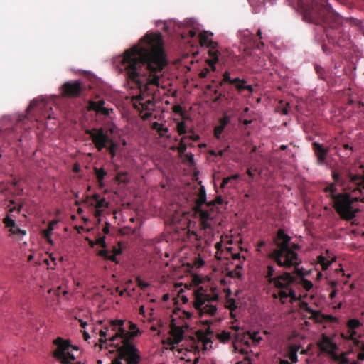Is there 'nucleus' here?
<instances>
[{"label": "nucleus", "instance_id": "nucleus-1", "mask_svg": "<svg viewBox=\"0 0 364 364\" xmlns=\"http://www.w3.org/2000/svg\"><path fill=\"white\" fill-rule=\"evenodd\" d=\"M121 64L128 78L136 84L141 92L150 95V86H159L163 70L168 64L161 34L147 33L140 44L124 52Z\"/></svg>", "mask_w": 364, "mask_h": 364}, {"label": "nucleus", "instance_id": "nucleus-2", "mask_svg": "<svg viewBox=\"0 0 364 364\" xmlns=\"http://www.w3.org/2000/svg\"><path fill=\"white\" fill-rule=\"evenodd\" d=\"M298 6L304 20L323 27L329 43L340 47L347 45L350 38L343 19L332 10L328 0H299Z\"/></svg>", "mask_w": 364, "mask_h": 364}, {"label": "nucleus", "instance_id": "nucleus-3", "mask_svg": "<svg viewBox=\"0 0 364 364\" xmlns=\"http://www.w3.org/2000/svg\"><path fill=\"white\" fill-rule=\"evenodd\" d=\"M124 325V321L122 319L109 321V342L118 353L117 358L111 364H138L141 356L132 341L138 335L139 331L129 332Z\"/></svg>", "mask_w": 364, "mask_h": 364}, {"label": "nucleus", "instance_id": "nucleus-4", "mask_svg": "<svg viewBox=\"0 0 364 364\" xmlns=\"http://www.w3.org/2000/svg\"><path fill=\"white\" fill-rule=\"evenodd\" d=\"M291 237L282 229H279L273 239L275 248L268 255V258L274 261L279 267L285 269H297L301 263L296 250L300 246L291 242Z\"/></svg>", "mask_w": 364, "mask_h": 364}, {"label": "nucleus", "instance_id": "nucleus-5", "mask_svg": "<svg viewBox=\"0 0 364 364\" xmlns=\"http://www.w3.org/2000/svg\"><path fill=\"white\" fill-rule=\"evenodd\" d=\"M344 183L353 194H360L362 202L364 203V164L360 163L359 159L345 171Z\"/></svg>", "mask_w": 364, "mask_h": 364}, {"label": "nucleus", "instance_id": "nucleus-6", "mask_svg": "<svg viewBox=\"0 0 364 364\" xmlns=\"http://www.w3.org/2000/svg\"><path fill=\"white\" fill-rule=\"evenodd\" d=\"M85 132L90 136L97 151H102L106 149L112 159L116 156L119 144L109 134L107 130L103 127H95L86 129Z\"/></svg>", "mask_w": 364, "mask_h": 364}, {"label": "nucleus", "instance_id": "nucleus-7", "mask_svg": "<svg viewBox=\"0 0 364 364\" xmlns=\"http://www.w3.org/2000/svg\"><path fill=\"white\" fill-rule=\"evenodd\" d=\"M355 196L351 197L347 193H338L332 201L333 208L339 215L341 218L346 220H350L355 217V214L358 212V208L354 207V202L361 201L362 196L359 194H353Z\"/></svg>", "mask_w": 364, "mask_h": 364}, {"label": "nucleus", "instance_id": "nucleus-8", "mask_svg": "<svg viewBox=\"0 0 364 364\" xmlns=\"http://www.w3.org/2000/svg\"><path fill=\"white\" fill-rule=\"evenodd\" d=\"M218 300V295L217 294L210 295L205 293L203 287H200L194 291L193 306L198 316H213L217 311V306L213 304V302Z\"/></svg>", "mask_w": 364, "mask_h": 364}, {"label": "nucleus", "instance_id": "nucleus-9", "mask_svg": "<svg viewBox=\"0 0 364 364\" xmlns=\"http://www.w3.org/2000/svg\"><path fill=\"white\" fill-rule=\"evenodd\" d=\"M53 344L55 349L53 350V356L61 364H82L80 361L73 363L75 358L73 351L78 350V348L72 345L69 340L58 337L53 341Z\"/></svg>", "mask_w": 364, "mask_h": 364}, {"label": "nucleus", "instance_id": "nucleus-10", "mask_svg": "<svg viewBox=\"0 0 364 364\" xmlns=\"http://www.w3.org/2000/svg\"><path fill=\"white\" fill-rule=\"evenodd\" d=\"M295 280V277L290 273L284 272L277 276L272 283L279 290V300L282 304H285L288 298H290L292 301L297 300L296 292L291 287Z\"/></svg>", "mask_w": 364, "mask_h": 364}, {"label": "nucleus", "instance_id": "nucleus-11", "mask_svg": "<svg viewBox=\"0 0 364 364\" xmlns=\"http://www.w3.org/2000/svg\"><path fill=\"white\" fill-rule=\"evenodd\" d=\"M85 90V86L80 80L67 81L60 87V95L68 98H77Z\"/></svg>", "mask_w": 364, "mask_h": 364}, {"label": "nucleus", "instance_id": "nucleus-12", "mask_svg": "<svg viewBox=\"0 0 364 364\" xmlns=\"http://www.w3.org/2000/svg\"><path fill=\"white\" fill-rule=\"evenodd\" d=\"M318 346L322 352L328 353L330 357L332 354L336 353L338 348L337 344L325 334H322Z\"/></svg>", "mask_w": 364, "mask_h": 364}, {"label": "nucleus", "instance_id": "nucleus-13", "mask_svg": "<svg viewBox=\"0 0 364 364\" xmlns=\"http://www.w3.org/2000/svg\"><path fill=\"white\" fill-rule=\"evenodd\" d=\"M213 36L212 33H209L207 31H203L199 33V43L200 46H205L208 48V52L219 51L218 49V43L216 41H213L210 38Z\"/></svg>", "mask_w": 364, "mask_h": 364}, {"label": "nucleus", "instance_id": "nucleus-14", "mask_svg": "<svg viewBox=\"0 0 364 364\" xmlns=\"http://www.w3.org/2000/svg\"><path fill=\"white\" fill-rule=\"evenodd\" d=\"M105 100H100L98 101L90 100L87 105L88 111H94L96 114H101L105 116L109 115L112 112V109H108L104 107Z\"/></svg>", "mask_w": 364, "mask_h": 364}, {"label": "nucleus", "instance_id": "nucleus-15", "mask_svg": "<svg viewBox=\"0 0 364 364\" xmlns=\"http://www.w3.org/2000/svg\"><path fill=\"white\" fill-rule=\"evenodd\" d=\"M203 326H207L205 331L199 330L196 332V336L199 341L203 343L204 346L211 342L210 336L213 334V331L210 329V325L212 324L211 320H204L201 321Z\"/></svg>", "mask_w": 364, "mask_h": 364}, {"label": "nucleus", "instance_id": "nucleus-16", "mask_svg": "<svg viewBox=\"0 0 364 364\" xmlns=\"http://www.w3.org/2000/svg\"><path fill=\"white\" fill-rule=\"evenodd\" d=\"M34 109H38L39 111H41L44 118H51L50 114H48L47 111H46V112L44 113V109L46 110L47 108L46 103L43 100H41L38 98L33 100L31 102L28 107L27 108L28 114H30V112Z\"/></svg>", "mask_w": 364, "mask_h": 364}, {"label": "nucleus", "instance_id": "nucleus-17", "mask_svg": "<svg viewBox=\"0 0 364 364\" xmlns=\"http://www.w3.org/2000/svg\"><path fill=\"white\" fill-rule=\"evenodd\" d=\"M313 149L315 155L317 157V164L323 165L326 164V156L328 153V149H325L322 144L318 142H314L312 144Z\"/></svg>", "mask_w": 364, "mask_h": 364}, {"label": "nucleus", "instance_id": "nucleus-18", "mask_svg": "<svg viewBox=\"0 0 364 364\" xmlns=\"http://www.w3.org/2000/svg\"><path fill=\"white\" fill-rule=\"evenodd\" d=\"M121 253L122 250L120 247L113 246L112 252H110L108 250H101L98 252L97 255L105 259L114 262L115 263L117 264L119 262L117 259V256L120 255Z\"/></svg>", "mask_w": 364, "mask_h": 364}, {"label": "nucleus", "instance_id": "nucleus-19", "mask_svg": "<svg viewBox=\"0 0 364 364\" xmlns=\"http://www.w3.org/2000/svg\"><path fill=\"white\" fill-rule=\"evenodd\" d=\"M326 256L320 255L318 257L317 261L319 264L322 267L323 270H326L328 268V267L331 264L332 262L335 260V259L332 258L329 254V251L327 250L326 251Z\"/></svg>", "mask_w": 364, "mask_h": 364}, {"label": "nucleus", "instance_id": "nucleus-20", "mask_svg": "<svg viewBox=\"0 0 364 364\" xmlns=\"http://www.w3.org/2000/svg\"><path fill=\"white\" fill-rule=\"evenodd\" d=\"M208 55L209 57L210 58V59H207L205 60L206 63L209 65V67L210 68V70H211L212 71H215L216 70V66H215V64L218 62L219 60V57L220 55V51H210V52H208Z\"/></svg>", "mask_w": 364, "mask_h": 364}, {"label": "nucleus", "instance_id": "nucleus-21", "mask_svg": "<svg viewBox=\"0 0 364 364\" xmlns=\"http://www.w3.org/2000/svg\"><path fill=\"white\" fill-rule=\"evenodd\" d=\"M206 203V192L204 187L201 186L197 196L194 210L202 208V205Z\"/></svg>", "mask_w": 364, "mask_h": 364}, {"label": "nucleus", "instance_id": "nucleus-22", "mask_svg": "<svg viewBox=\"0 0 364 364\" xmlns=\"http://www.w3.org/2000/svg\"><path fill=\"white\" fill-rule=\"evenodd\" d=\"M347 354V353H342L338 355L336 352L330 358L338 364H350L349 359L346 357Z\"/></svg>", "mask_w": 364, "mask_h": 364}, {"label": "nucleus", "instance_id": "nucleus-23", "mask_svg": "<svg viewBox=\"0 0 364 364\" xmlns=\"http://www.w3.org/2000/svg\"><path fill=\"white\" fill-rule=\"evenodd\" d=\"M246 84L247 81L245 80L235 77L232 85L235 87L238 94L242 95L245 92Z\"/></svg>", "mask_w": 364, "mask_h": 364}, {"label": "nucleus", "instance_id": "nucleus-24", "mask_svg": "<svg viewBox=\"0 0 364 364\" xmlns=\"http://www.w3.org/2000/svg\"><path fill=\"white\" fill-rule=\"evenodd\" d=\"M355 335H356V331H350V330H348V329L346 333H341V336L343 339L353 341V343L355 345H356L357 346H359L360 341L357 338H355Z\"/></svg>", "mask_w": 364, "mask_h": 364}, {"label": "nucleus", "instance_id": "nucleus-25", "mask_svg": "<svg viewBox=\"0 0 364 364\" xmlns=\"http://www.w3.org/2000/svg\"><path fill=\"white\" fill-rule=\"evenodd\" d=\"M323 191L327 194V197L333 201L334 198L337 196V188L335 183H331L323 188Z\"/></svg>", "mask_w": 364, "mask_h": 364}, {"label": "nucleus", "instance_id": "nucleus-26", "mask_svg": "<svg viewBox=\"0 0 364 364\" xmlns=\"http://www.w3.org/2000/svg\"><path fill=\"white\" fill-rule=\"evenodd\" d=\"M95 174L99 183V186L102 188L104 186L103 180L105 177L107 176V173L103 168H94Z\"/></svg>", "mask_w": 364, "mask_h": 364}, {"label": "nucleus", "instance_id": "nucleus-27", "mask_svg": "<svg viewBox=\"0 0 364 364\" xmlns=\"http://www.w3.org/2000/svg\"><path fill=\"white\" fill-rule=\"evenodd\" d=\"M299 350V347L295 346H291L289 349L288 358L293 363H296L298 361L297 353Z\"/></svg>", "mask_w": 364, "mask_h": 364}, {"label": "nucleus", "instance_id": "nucleus-28", "mask_svg": "<svg viewBox=\"0 0 364 364\" xmlns=\"http://www.w3.org/2000/svg\"><path fill=\"white\" fill-rule=\"evenodd\" d=\"M275 274V268L272 264H268L265 272V277L267 279L269 283L272 284L276 277H274Z\"/></svg>", "mask_w": 364, "mask_h": 364}, {"label": "nucleus", "instance_id": "nucleus-29", "mask_svg": "<svg viewBox=\"0 0 364 364\" xmlns=\"http://www.w3.org/2000/svg\"><path fill=\"white\" fill-rule=\"evenodd\" d=\"M171 331L176 343L180 342L183 338V331L181 328L176 326H171Z\"/></svg>", "mask_w": 364, "mask_h": 364}, {"label": "nucleus", "instance_id": "nucleus-30", "mask_svg": "<svg viewBox=\"0 0 364 364\" xmlns=\"http://www.w3.org/2000/svg\"><path fill=\"white\" fill-rule=\"evenodd\" d=\"M303 306H304V309L309 314H311V318L315 319V320H318L321 316V314L319 311H316V310H314L312 309L311 308H310L309 306H308V304L307 303H304L303 304Z\"/></svg>", "mask_w": 364, "mask_h": 364}, {"label": "nucleus", "instance_id": "nucleus-31", "mask_svg": "<svg viewBox=\"0 0 364 364\" xmlns=\"http://www.w3.org/2000/svg\"><path fill=\"white\" fill-rule=\"evenodd\" d=\"M185 139H186V136H183L178 143V147L172 146L171 149L173 151L177 150L179 154L182 156V154H183L186 152L187 149V145L185 142Z\"/></svg>", "mask_w": 364, "mask_h": 364}, {"label": "nucleus", "instance_id": "nucleus-32", "mask_svg": "<svg viewBox=\"0 0 364 364\" xmlns=\"http://www.w3.org/2000/svg\"><path fill=\"white\" fill-rule=\"evenodd\" d=\"M194 211L196 213L199 214L200 220H210L213 219V217L210 215L209 211L204 210L200 208L195 209Z\"/></svg>", "mask_w": 364, "mask_h": 364}, {"label": "nucleus", "instance_id": "nucleus-33", "mask_svg": "<svg viewBox=\"0 0 364 364\" xmlns=\"http://www.w3.org/2000/svg\"><path fill=\"white\" fill-rule=\"evenodd\" d=\"M93 197L96 201V208L97 209H100V208H102L105 207H107L108 203L106 201L105 198H100V196L98 194H95Z\"/></svg>", "mask_w": 364, "mask_h": 364}, {"label": "nucleus", "instance_id": "nucleus-34", "mask_svg": "<svg viewBox=\"0 0 364 364\" xmlns=\"http://www.w3.org/2000/svg\"><path fill=\"white\" fill-rule=\"evenodd\" d=\"M361 325L360 321L356 318H351L348 320L347 323L348 328L350 331H355V329L359 328Z\"/></svg>", "mask_w": 364, "mask_h": 364}, {"label": "nucleus", "instance_id": "nucleus-35", "mask_svg": "<svg viewBox=\"0 0 364 364\" xmlns=\"http://www.w3.org/2000/svg\"><path fill=\"white\" fill-rule=\"evenodd\" d=\"M218 338L223 343H227L230 341L231 335L230 332L225 331H222L220 333L217 335Z\"/></svg>", "mask_w": 364, "mask_h": 364}, {"label": "nucleus", "instance_id": "nucleus-36", "mask_svg": "<svg viewBox=\"0 0 364 364\" xmlns=\"http://www.w3.org/2000/svg\"><path fill=\"white\" fill-rule=\"evenodd\" d=\"M223 202V200L220 196H217L213 200L209 201L206 203V205L208 208H209L210 210L213 209V207L215 205H220Z\"/></svg>", "mask_w": 364, "mask_h": 364}, {"label": "nucleus", "instance_id": "nucleus-37", "mask_svg": "<svg viewBox=\"0 0 364 364\" xmlns=\"http://www.w3.org/2000/svg\"><path fill=\"white\" fill-rule=\"evenodd\" d=\"M3 223L5 225L6 228H15V225H16V221L11 218L9 215H7L4 219H3Z\"/></svg>", "mask_w": 364, "mask_h": 364}, {"label": "nucleus", "instance_id": "nucleus-38", "mask_svg": "<svg viewBox=\"0 0 364 364\" xmlns=\"http://www.w3.org/2000/svg\"><path fill=\"white\" fill-rule=\"evenodd\" d=\"M9 232L14 235L23 236L26 234V232L21 229L17 225H15V228H10Z\"/></svg>", "mask_w": 364, "mask_h": 364}, {"label": "nucleus", "instance_id": "nucleus-39", "mask_svg": "<svg viewBox=\"0 0 364 364\" xmlns=\"http://www.w3.org/2000/svg\"><path fill=\"white\" fill-rule=\"evenodd\" d=\"M177 132L179 135H184L188 132L186 130V125L184 122H180L177 124Z\"/></svg>", "mask_w": 364, "mask_h": 364}, {"label": "nucleus", "instance_id": "nucleus-40", "mask_svg": "<svg viewBox=\"0 0 364 364\" xmlns=\"http://www.w3.org/2000/svg\"><path fill=\"white\" fill-rule=\"evenodd\" d=\"M230 117L225 114L221 119L219 120V125L222 127V128L225 129V127L230 123Z\"/></svg>", "mask_w": 364, "mask_h": 364}, {"label": "nucleus", "instance_id": "nucleus-41", "mask_svg": "<svg viewBox=\"0 0 364 364\" xmlns=\"http://www.w3.org/2000/svg\"><path fill=\"white\" fill-rule=\"evenodd\" d=\"M226 307L230 311H235L237 309L235 299L230 298L227 300Z\"/></svg>", "mask_w": 364, "mask_h": 364}, {"label": "nucleus", "instance_id": "nucleus-42", "mask_svg": "<svg viewBox=\"0 0 364 364\" xmlns=\"http://www.w3.org/2000/svg\"><path fill=\"white\" fill-rule=\"evenodd\" d=\"M332 178L336 183H341L343 185L346 186V183H344V178H342L341 174L336 171H332Z\"/></svg>", "mask_w": 364, "mask_h": 364}, {"label": "nucleus", "instance_id": "nucleus-43", "mask_svg": "<svg viewBox=\"0 0 364 364\" xmlns=\"http://www.w3.org/2000/svg\"><path fill=\"white\" fill-rule=\"evenodd\" d=\"M154 103L152 100H148L142 104V107L145 110H153L154 108Z\"/></svg>", "mask_w": 364, "mask_h": 364}, {"label": "nucleus", "instance_id": "nucleus-44", "mask_svg": "<svg viewBox=\"0 0 364 364\" xmlns=\"http://www.w3.org/2000/svg\"><path fill=\"white\" fill-rule=\"evenodd\" d=\"M246 333L254 342L259 343L262 340V338L259 336L258 332L250 333V331H247Z\"/></svg>", "mask_w": 364, "mask_h": 364}, {"label": "nucleus", "instance_id": "nucleus-45", "mask_svg": "<svg viewBox=\"0 0 364 364\" xmlns=\"http://www.w3.org/2000/svg\"><path fill=\"white\" fill-rule=\"evenodd\" d=\"M301 282L306 291H309L313 287L312 282L306 279L301 278Z\"/></svg>", "mask_w": 364, "mask_h": 364}, {"label": "nucleus", "instance_id": "nucleus-46", "mask_svg": "<svg viewBox=\"0 0 364 364\" xmlns=\"http://www.w3.org/2000/svg\"><path fill=\"white\" fill-rule=\"evenodd\" d=\"M127 173L126 172H119L116 176V181L119 183H127V180L126 178Z\"/></svg>", "mask_w": 364, "mask_h": 364}, {"label": "nucleus", "instance_id": "nucleus-47", "mask_svg": "<svg viewBox=\"0 0 364 364\" xmlns=\"http://www.w3.org/2000/svg\"><path fill=\"white\" fill-rule=\"evenodd\" d=\"M224 82H228L230 85L233 84L234 78L230 77V73L228 71L224 72L223 74V80Z\"/></svg>", "mask_w": 364, "mask_h": 364}, {"label": "nucleus", "instance_id": "nucleus-48", "mask_svg": "<svg viewBox=\"0 0 364 364\" xmlns=\"http://www.w3.org/2000/svg\"><path fill=\"white\" fill-rule=\"evenodd\" d=\"M314 68H315L316 73L318 75L319 77L321 79L325 80V77H324L325 70H324L323 68H322L321 65H315Z\"/></svg>", "mask_w": 364, "mask_h": 364}, {"label": "nucleus", "instance_id": "nucleus-49", "mask_svg": "<svg viewBox=\"0 0 364 364\" xmlns=\"http://www.w3.org/2000/svg\"><path fill=\"white\" fill-rule=\"evenodd\" d=\"M214 95H216V97L213 100L214 102H220L222 98L225 97V94L223 92H219L218 89H215L213 91Z\"/></svg>", "mask_w": 364, "mask_h": 364}, {"label": "nucleus", "instance_id": "nucleus-50", "mask_svg": "<svg viewBox=\"0 0 364 364\" xmlns=\"http://www.w3.org/2000/svg\"><path fill=\"white\" fill-rule=\"evenodd\" d=\"M190 135L186 136V139H189L193 141H198L200 139V136L197 134H195L193 129H190L188 131Z\"/></svg>", "mask_w": 364, "mask_h": 364}, {"label": "nucleus", "instance_id": "nucleus-51", "mask_svg": "<svg viewBox=\"0 0 364 364\" xmlns=\"http://www.w3.org/2000/svg\"><path fill=\"white\" fill-rule=\"evenodd\" d=\"M210 220H200V227H201V229L204 230H209V229H211V225L210 223H209Z\"/></svg>", "mask_w": 364, "mask_h": 364}, {"label": "nucleus", "instance_id": "nucleus-52", "mask_svg": "<svg viewBox=\"0 0 364 364\" xmlns=\"http://www.w3.org/2000/svg\"><path fill=\"white\" fill-rule=\"evenodd\" d=\"M225 129L222 128V127L217 126L214 129V136L217 139H220L221 134L224 131Z\"/></svg>", "mask_w": 364, "mask_h": 364}, {"label": "nucleus", "instance_id": "nucleus-53", "mask_svg": "<svg viewBox=\"0 0 364 364\" xmlns=\"http://www.w3.org/2000/svg\"><path fill=\"white\" fill-rule=\"evenodd\" d=\"M160 136H164L165 134L168 132V129L166 127H164L163 124L156 131Z\"/></svg>", "mask_w": 364, "mask_h": 364}, {"label": "nucleus", "instance_id": "nucleus-54", "mask_svg": "<svg viewBox=\"0 0 364 364\" xmlns=\"http://www.w3.org/2000/svg\"><path fill=\"white\" fill-rule=\"evenodd\" d=\"M136 282L138 287H139L141 289H145L149 287V284L141 280L139 277L136 278Z\"/></svg>", "mask_w": 364, "mask_h": 364}, {"label": "nucleus", "instance_id": "nucleus-55", "mask_svg": "<svg viewBox=\"0 0 364 364\" xmlns=\"http://www.w3.org/2000/svg\"><path fill=\"white\" fill-rule=\"evenodd\" d=\"M343 149H345V151H350V152H349V153H348V152L346 153V157H349V156L352 154V153L353 152V151H354V150H353V146H350L349 144H343Z\"/></svg>", "mask_w": 364, "mask_h": 364}, {"label": "nucleus", "instance_id": "nucleus-56", "mask_svg": "<svg viewBox=\"0 0 364 364\" xmlns=\"http://www.w3.org/2000/svg\"><path fill=\"white\" fill-rule=\"evenodd\" d=\"M210 68H204L203 70H202L199 74H198V76L200 78H205L210 73Z\"/></svg>", "mask_w": 364, "mask_h": 364}, {"label": "nucleus", "instance_id": "nucleus-57", "mask_svg": "<svg viewBox=\"0 0 364 364\" xmlns=\"http://www.w3.org/2000/svg\"><path fill=\"white\" fill-rule=\"evenodd\" d=\"M183 155L187 161L192 164H194L193 155L191 153H184Z\"/></svg>", "mask_w": 364, "mask_h": 364}, {"label": "nucleus", "instance_id": "nucleus-58", "mask_svg": "<svg viewBox=\"0 0 364 364\" xmlns=\"http://www.w3.org/2000/svg\"><path fill=\"white\" fill-rule=\"evenodd\" d=\"M96 243L100 245L102 248H105L107 247V244L105 242V237H100L97 239Z\"/></svg>", "mask_w": 364, "mask_h": 364}, {"label": "nucleus", "instance_id": "nucleus-59", "mask_svg": "<svg viewBox=\"0 0 364 364\" xmlns=\"http://www.w3.org/2000/svg\"><path fill=\"white\" fill-rule=\"evenodd\" d=\"M53 230V228H47L43 230V235L44 238L49 237L52 235V232Z\"/></svg>", "mask_w": 364, "mask_h": 364}, {"label": "nucleus", "instance_id": "nucleus-60", "mask_svg": "<svg viewBox=\"0 0 364 364\" xmlns=\"http://www.w3.org/2000/svg\"><path fill=\"white\" fill-rule=\"evenodd\" d=\"M245 91L248 92V95H247L248 97H250L254 92V88L251 85L246 84Z\"/></svg>", "mask_w": 364, "mask_h": 364}, {"label": "nucleus", "instance_id": "nucleus-61", "mask_svg": "<svg viewBox=\"0 0 364 364\" xmlns=\"http://www.w3.org/2000/svg\"><path fill=\"white\" fill-rule=\"evenodd\" d=\"M361 352H360L358 354V360H364V344H362V346L360 347Z\"/></svg>", "mask_w": 364, "mask_h": 364}, {"label": "nucleus", "instance_id": "nucleus-62", "mask_svg": "<svg viewBox=\"0 0 364 364\" xmlns=\"http://www.w3.org/2000/svg\"><path fill=\"white\" fill-rule=\"evenodd\" d=\"M129 329H130V332H136V331H139L138 334L139 333V331L136 326V325L135 323H133L132 322H129Z\"/></svg>", "mask_w": 364, "mask_h": 364}, {"label": "nucleus", "instance_id": "nucleus-63", "mask_svg": "<svg viewBox=\"0 0 364 364\" xmlns=\"http://www.w3.org/2000/svg\"><path fill=\"white\" fill-rule=\"evenodd\" d=\"M230 180H231V178H229V177L224 178L222 181L220 188H225V186L230 181Z\"/></svg>", "mask_w": 364, "mask_h": 364}, {"label": "nucleus", "instance_id": "nucleus-64", "mask_svg": "<svg viewBox=\"0 0 364 364\" xmlns=\"http://www.w3.org/2000/svg\"><path fill=\"white\" fill-rule=\"evenodd\" d=\"M109 341V338H100L99 340V346L100 348H102L103 344L107 343Z\"/></svg>", "mask_w": 364, "mask_h": 364}]
</instances>
